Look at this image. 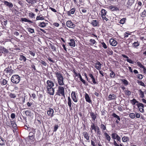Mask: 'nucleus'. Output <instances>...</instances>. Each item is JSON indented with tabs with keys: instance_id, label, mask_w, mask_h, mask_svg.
I'll list each match as a JSON object with an SVG mask.
<instances>
[{
	"instance_id": "54",
	"label": "nucleus",
	"mask_w": 146,
	"mask_h": 146,
	"mask_svg": "<svg viewBox=\"0 0 146 146\" xmlns=\"http://www.w3.org/2000/svg\"><path fill=\"white\" fill-rule=\"evenodd\" d=\"M1 85H5L7 84V81L5 79H3L2 82L1 81Z\"/></svg>"
},
{
	"instance_id": "43",
	"label": "nucleus",
	"mask_w": 146,
	"mask_h": 146,
	"mask_svg": "<svg viewBox=\"0 0 146 146\" xmlns=\"http://www.w3.org/2000/svg\"><path fill=\"white\" fill-rule=\"evenodd\" d=\"M110 71L111 72L110 74V77L111 78H115V73L111 70Z\"/></svg>"
},
{
	"instance_id": "47",
	"label": "nucleus",
	"mask_w": 146,
	"mask_h": 146,
	"mask_svg": "<svg viewBox=\"0 0 146 146\" xmlns=\"http://www.w3.org/2000/svg\"><path fill=\"white\" fill-rule=\"evenodd\" d=\"M126 20V18H123L121 19L119 21V23L122 24H124Z\"/></svg>"
},
{
	"instance_id": "26",
	"label": "nucleus",
	"mask_w": 146,
	"mask_h": 146,
	"mask_svg": "<svg viewBox=\"0 0 146 146\" xmlns=\"http://www.w3.org/2000/svg\"><path fill=\"white\" fill-rule=\"evenodd\" d=\"M112 115L113 117L116 118L117 119L116 120L115 122L117 123H119V121L120 120V118L119 116L117 115L115 113H113Z\"/></svg>"
},
{
	"instance_id": "41",
	"label": "nucleus",
	"mask_w": 146,
	"mask_h": 146,
	"mask_svg": "<svg viewBox=\"0 0 146 146\" xmlns=\"http://www.w3.org/2000/svg\"><path fill=\"white\" fill-rule=\"evenodd\" d=\"M140 15L143 18H145L146 17V10L145 9H144L141 13Z\"/></svg>"
},
{
	"instance_id": "20",
	"label": "nucleus",
	"mask_w": 146,
	"mask_h": 146,
	"mask_svg": "<svg viewBox=\"0 0 146 146\" xmlns=\"http://www.w3.org/2000/svg\"><path fill=\"white\" fill-rule=\"evenodd\" d=\"M85 98L86 102H88L90 104H91L92 103V101L89 95L86 93H85Z\"/></svg>"
},
{
	"instance_id": "15",
	"label": "nucleus",
	"mask_w": 146,
	"mask_h": 146,
	"mask_svg": "<svg viewBox=\"0 0 146 146\" xmlns=\"http://www.w3.org/2000/svg\"><path fill=\"white\" fill-rule=\"evenodd\" d=\"M30 132L29 133V135L30 136H35V134L36 133V129L32 127L29 130Z\"/></svg>"
},
{
	"instance_id": "33",
	"label": "nucleus",
	"mask_w": 146,
	"mask_h": 146,
	"mask_svg": "<svg viewBox=\"0 0 146 146\" xmlns=\"http://www.w3.org/2000/svg\"><path fill=\"white\" fill-rule=\"evenodd\" d=\"M21 21L22 22H27L30 23H33V22L30 20L27 19L26 18H21Z\"/></svg>"
},
{
	"instance_id": "32",
	"label": "nucleus",
	"mask_w": 146,
	"mask_h": 146,
	"mask_svg": "<svg viewBox=\"0 0 146 146\" xmlns=\"http://www.w3.org/2000/svg\"><path fill=\"white\" fill-rule=\"evenodd\" d=\"M10 122L13 128L14 129H16L17 128V126L15 122L14 121L11 120Z\"/></svg>"
},
{
	"instance_id": "59",
	"label": "nucleus",
	"mask_w": 146,
	"mask_h": 146,
	"mask_svg": "<svg viewBox=\"0 0 146 146\" xmlns=\"http://www.w3.org/2000/svg\"><path fill=\"white\" fill-rule=\"evenodd\" d=\"M138 108L140 107H142L143 108L144 107V106L143 104L141 103H139L136 104Z\"/></svg>"
},
{
	"instance_id": "31",
	"label": "nucleus",
	"mask_w": 146,
	"mask_h": 146,
	"mask_svg": "<svg viewBox=\"0 0 146 146\" xmlns=\"http://www.w3.org/2000/svg\"><path fill=\"white\" fill-rule=\"evenodd\" d=\"M19 60L20 61L25 62L27 60V58L24 55H20L19 56Z\"/></svg>"
},
{
	"instance_id": "53",
	"label": "nucleus",
	"mask_w": 146,
	"mask_h": 146,
	"mask_svg": "<svg viewBox=\"0 0 146 146\" xmlns=\"http://www.w3.org/2000/svg\"><path fill=\"white\" fill-rule=\"evenodd\" d=\"M139 44L138 42L137 41V42H134L133 44V46L135 48H137V47L139 46Z\"/></svg>"
},
{
	"instance_id": "48",
	"label": "nucleus",
	"mask_w": 146,
	"mask_h": 146,
	"mask_svg": "<svg viewBox=\"0 0 146 146\" xmlns=\"http://www.w3.org/2000/svg\"><path fill=\"white\" fill-rule=\"evenodd\" d=\"M38 26L40 27H44L46 26V24L45 22H41L38 25Z\"/></svg>"
},
{
	"instance_id": "24",
	"label": "nucleus",
	"mask_w": 146,
	"mask_h": 146,
	"mask_svg": "<svg viewBox=\"0 0 146 146\" xmlns=\"http://www.w3.org/2000/svg\"><path fill=\"white\" fill-rule=\"evenodd\" d=\"M3 3L5 5L8 7L10 9L12 8L13 6V4L12 3H9L7 1H4Z\"/></svg>"
},
{
	"instance_id": "29",
	"label": "nucleus",
	"mask_w": 146,
	"mask_h": 146,
	"mask_svg": "<svg viewBox=\"0 0 146 146\" xmlns=\"http://www.w3.org/2000/svg\"><path fill=\"white\" fill-rule=\"evenodd\" d=\"M116 98V95L114 94H110L108 97V100H111L114 99H115Z\"/></svg>"
},
{
	"instance_id": "23",
	"label": "nucleus",
	"mask_w": 146,
	"mask_h": 146,
	"mask_svg": "<svg viewBox=\"0 0 146 146\" xmlns=\"http://www.w3.org/2000/svg\"><path fill=\"white\" fill-rule=\"evenodd\" d=\"M121 56L123 58H127L126 60L127 61L129 62V63L131 64H134V61L131 60L130 59H129L128 57L127 56L124 54H122Z\"/></svg>"
},
{
	"instance_id": "62",
	"label": "nucleus",
	"mask_w": 146,
	"mask_h": 146,
	"mask_svg": "<svg viewBox=\"0 0 146 146\" xmlns=\"http://www.w3.org/2000/svg\"><path fill=\"white\" fill-rule=\"evenodd\" d=\"M137 78L138 79L140 80L142 79L143 77V75L141 74H138L137 76Z\"/></svg>"
},
{
	"instance_id": "3",
	"label": "nucleus",
	"mask_w": 146,
	"mask_h": 146,
	"mask_svg": "<svg viewBox=\"0 0 146 146\" xmlns=\"http://www.w3.org/2000/svg\"><path fill=\"white\" fill-rule=\"evenodd\" d=\"M21 78L20 76L18 74H14L11 78V82L14 84H18L20 82Z\"/></svg>"
},
{
	"instance_id": "18",
	"label": "nucleus",
	"mask_w": 146,
	"mask_h": 146,
	"mask_svg": "<svg viewBox=\"0 0 146 146\" xmlns=\"http://www.w3.org/2000/svg\"><path fill=\"white\" fill-rule=\"evenodd\" d=\"M47 86L46 87H53L54 86V84L53 82L51 80H48L46 82Z\"/></svg>"
},
{
	"instance_id": "16",
	"label": "nucleus",
	"mask_w": 146,
	"mask_h": 146,
	"mask_svg": "<svg viewBox=\"0 0 146 146\" xmlns=\"http://www.w3.org/2000/svg\"><path fill=\"white\" fill-rule=\"evenodd\" d=\"M72 101L70 96L68 97V104L70 110H72L73 105Z\"/></svg>"
},
{
	"instance_id": "1",
	"label": "nucleus",
	"mask_w": 146,
	"mask_h": 146,
	"mask_svg": "<svg viewBox=\"0 0 146 146\" xmlns=\"http://www.w3.org/2000/svg\"><path fill=\"white\" fill-rule=\"evenodd\" d=\"M54 74L57 78L58 86H62L64 85V78L62 74L58 70L56 72H54Z\"/></svg>"
},
{
	"instance_id": "58",
	"label": "nucleus",
	"mask_w": 146,
	"mask_h": 146,
	"mask_svg": "<svg viewBox=\"0 0 146 146\" xmlns=\"http://www.w3.org/2000/svg\"><path fill=\"white\" fill-rule=\"evenodd\" d=\"M96 133L98 136H100L101 135V132L99 127H97V130L96 131Z\"/></svg>"
},
{
	"instance_id": "8",
	"label": "nucleus",
	"mask_w": 146,
	"mask_h": 146,
	"mask_svg": "<svg viewBox=\"0 0 146 146\" xmlns=\"http://www.w3.org/2000/svg\"><path fill=\"white\" fill-rule=\"evenodd\" d=\"M66 25L68 27L72 29H74L76 26L75 24L73 23L71 20L67 21L66 23Z\"/></svg>"
},
{
	"instance_id": "25",
	"label": "nucleus",
	"mask_w": 146,
	"mask_h": 146,
	"mask_svg": "<svg viewBox=\"0 0 146 146\" xmlns=\"http://www.w3.org/2000/svg\"><path fill=\"white\" fill-rule=\"evenodd\" d=\"M109 9H110L111 11H119V8L116 7L115 6L111 5L109 7Z\"/></svg>"
},
{
	"instance_id": "10",
	"label": "nucleus",
	"mask_w": 146,
	"mask_h": 146,
	"mask_svg": "<svg viewBox=\"0 0 146 146\" xmlns=\"http://www.w3.org/2000/svg\"><path fill=\"white\" fill-rule=\"evenodd\" d=\"M135 0H127L126 3V6L127 8L131 7L135 3Z\"/></svg>"
},
{
	"instance_id": "38",
	"label": "nucleus",
	"mask_w": 146,
	"mask_h": 146,
	"mask_svg": "<svg viewBox=\"0 0 146 146\" xmlns=\"http://www.w3.org/2000/svg\"><path fill=\"white\" fill-rule=\"evenodd\" d=\"M50 46V48H51L52 50L53 51H56V47L53 44L49 43Z\"/></svg>"
},
{
	"instance_id": "7",
	"label": "nucleus",
	"mask_w": 146,
	"mask_h": 146,
	"mask_svg": "<svg viewBox=\"0 0 146 146\" xmlns=\"http://www.w3.org/2000/svg\"><path fill=\"white\" fill-rule=\"evenodd\" d=\"M101 16L103 20L107 21L108 19L106 17L107 11L104 9H103L101 10Z\"/></svg>"
},
{
	"instance_id": "61",
	"label": "nucleus",
	"mask_w": 146,
	"mask_h": 146,
	"mask_svg": "<svg viewBox=\"0 0 146 146\" xmlns=\"http://www.w3.org/2000/svg\"><path fill=\"white\" fill-rule=\"evenodd\" d=\"M40 62L43 66H46L47 64L44 61L42 60H41L40 61Z\"/></svg>"
},
{
	"instance_id": "35",
	"label": "nucleus",
	"mask_w": 146,
	"mask_h": 146,
	"mask_svg": "<svg viewBox=\"0 0 146 146\" xmlns=\"http://www.w3.org/2000/svg\"><path fill=\"white\" fill-rule=\"evenodd\" d=\"M104 135L105 136L106 139L108 141H110V140L111 138L108 134L106 132L104 133Z\"/></svg>"
},
{
	"instance_id": "63",
	"label": "nucleus",
	"mask_w": 146,
	"mask_h": 146,
	"mask_svg": "<svg viewBox=\"0 0 146 146\" xmlns=\"http://www.w3.org/2000/svg\"><path fill=\"white\" fill-rule=\"evenodd\" d=\"M137 64L141 68H143L144 67V66L140 62H137Z\"/></svg>"
},
{
	"instance_id": "5",
	"label": "nucleus",
	"mask_w": 146,
	"mask_h": 146,
	"mask_svg": "<svg viewBox=\"0 0 146 146\" xmlns=\"http://www.w3.org/2000/svg\"><path fill=\"white\" fill-rule=\"evenodd\" d=\"M71 97L73 101L75 102H77L78 98L77 94L75 91H72L71 93Z\"/></svg>"
},
{
	"instance_id": "39",
	"label": "nucleus",
	"mask_w": 146,
	"mask_h": 146,
	"mask_svg": "<svg viewBox=\"0 0 146 146\" xmlns=\"http://www.w3.org/2000/svg\"><path fill=\"white\" fill-rule=\"evenodd\" d=\"M36 20H42L44 19V17L42 15H40L38 16H37L36 18Z\"/></svg>"
},
{
	"instance_id": "57",
	"label": "nucleus",
	"mask_w": 146,
	"mask_h": 146,
	"mask_svg": "<svg viewBox=\"0 0 146 146\" xmlns=\"http://www.w3.org/2000/svg\"><path fill=\"white\" fill-rule=\"evenodd\" d=\"M25 113L26 115L30 116L31 114V112L29 110H26L25 111Z\"/></svg>"
},
{
	"instance_id": "12",
	"label": "nucleus",
	"mask_w": 146,
	"mask_h": 146,
	"mask_svg": "<svg viewBox=\"0 0 146 146\" xmlns=\"http://www.w3.org/2000/svg\"><path fill=\"white\" fill-rule=\"evenodd\" d=\"M110 44L112 46H115L117 44V42L113 38H111L109 40Z\"/></svg>"
},
{
	"instance_id": "27",
	"label": "nucleus",
	"mask_w": 146,
	"mask_h": 146,
	"mask_svg": "<svg viewBox=\"0 0 146 146\" xmlns=\"http://www.w3.org/2000/svg\"><path fill=\"white\" fill-rule=\"evenodd\" d=\"M100 127L103 132L106 131H107L106 129V125H104L103 123H101L100 125Z\"/></svg>"
},
{
	"instance_id": "22",
	"label": "nucleus",
	"mask_w": 146,
	"mask_h": 146,
	"mask_svg": "<svg viewBox=\"0 0 146 146\" xmlns=\"http://www.w3.org/2000/svg\"><path fill=\"white\" fill-rule=\"evenodd\" d=\"M138 93L141 98H144V94H145V90L143 92L141 89L139 90H138Z\"/></svg>"
},
{
	"instance_id": "6",
	"label": "nucleus",
	"mask_w": 146,
	"mask_h": 146,
	"mask_svg": "<svg viewBox=\"0 0 146 146\" xmlns=\"http://www.w3.org/2000/svg\"><path fill=\"white\" fill-rule=\"evenodd\" d=\"M46 91L47 93L50 95H53L54 93V88L53 87H46Z\"/></svg>"
},
{
	"instance_id": "42",
	"label": "nucleus",
	"mask_w": 146,
	"mask_h": 146,
	"mask_svg": "<svg viewBox=\"0 0 146 146\" xmlns=\"http://www.w3.org/2000/svg\"><path fill=\"white\" fill-rule=\"evenodd\" d=\"M125 93V94L126 95L129 96L131 94V92L128 90V89H127V90H124V92Z\"/></svg>"
},
{
	"instance_id": "21",
	"label": "nucleus",
	"mask_w": 146,
	"mask_h": 146,
	"mask_svg": "<svg viewBox=\"0 0 146 146\" xmlns=\"http://www.w3.org/2000/svg\"><path fill=\"white\" fill-rule=\"evenodd\" d=\"M97 127H99L98 126L96 125L94 123H92L90 128V130L92 131V130H94L96 132L97 130Z\"/></svg>"
},
{
	"instance_id": "46",
	"label": "nucleus",
	"mask_w": 146,
	"mask_h": 146,
	"mask_svg": "<svg viewBox=\"0 0 146 146\" xmlns=\"http://www.w3.org/2000/svg\"><path fill=\"white\" fill-rule=\"evenodd\" d=\"M90 44L91 45H93L96 43V41L94 39H90L89 41Z\"/></svg>"
},
{
	"instance_id": "64",
	"label": "nucleus",
	"mask_w": 146,
	"mask_h": 146,
	"mask_svg": "<svg viewBox=\"0 0 146 146\" xmlns=\"http://www.w3.org/2000/svg\"><path fill=\"white\" fill-rule=\"evenodd\" d=\"M58 125H55L54 127L53 131L54 132H56L57 131V130L58 129Z\"/></svg>"
},
{
	"instance_id": "50",
	"label": "nucleus",
	"mask_w": 146,
	"mask_h": 146,
	"mask_svg": "<svg viewBox=\"0 0 146 146\" xmlns=\"http://www.w3.org/2000/svg\"><path fill=\"white\" fill-rule=\"evenodd\" d=\"M139 102L135 99H133L131 100V103L133 105H135L136 103H138Z\"/></svg>"
},
{
	"instance_id": "55",
	"label": "nucleus",
	"mask_w": 146,
	"mask_h": 146,
	"mask_svg": "<svg viewBox=\"0 0 146 146\" xmlns=\"http://www.w3.org/2000/svg\"><path fill=\"white\" fill-rule=\"evenodd\" d=\"M5 145V141L1 137H0V145Z\"/></svg>"
},
{
	"instance_id": "36",
	"label": "nucleus",
	"mask_w": 146,
	"mask_h": 146,
	"mask_svg": "<svg viewBox=\"0 0 146 146\" xmlns=\"http://www.w3.org/2000/svg\"><path fill=\"white\" fill-rule=\"evenodd\" d=\"M120 80L125 86H127L128 85L129 82L126 80L125 79H121Z\"/></svg>"
},
{
	"instance_id": "30",
	"label": "nucleus",
	"mask_w": 146,
	"mask_h": 146,
	"mask_svg": "<svg viewBox=\"0 0 146 146\" xmlns=\"http://www.w3.org/2000/svg\"><path fill=\"white\" fill-rule=\"evenodd\" d=\"M70 42L68 43L70 46L75 47V43L74 40L73 39H70Z\"/></svg>"
},
{
	"instance_id": "4",
	"label": "nucleus",
	"mask_w": 146,
	"mask_h": 146,
	"mask_svg": "<svg viewBox=\"0 0 146 146\" xmlns=\"http://www.w3.org/2000/svg\"><path fill=\"white\" fill-rule=\"evenodd\" d=\"M14 70L11 68H10L9 67L6 68L4 70L3 74L6 76L8 77L11 75L13 73Z\"/></svg>"
},
{
	"instance_id": "19",
	"label": "nucleus",
	"mask_w": 146,
	"mask_h": 146,
	"mask_svg": "<svg viewBox=\"0 0 146 146\" xmlns=\"http://www.w3.org/2000/svg\"><path fill=\"white\" fill-rule=\"evenodd\" d=\"M82 134L83 135L84 138L86 139L88 142H89L90 136L87 132L86 131H84L83 132Z\"/></svg>"
},
{
	"instance_id": "52",
	"label": "nucleus",
	"mask_w": 146,
	"mask_h": 146,
	"mask_svg": "<svg viewBox=\"0 0 146 146\" xmlns=\"http://www.w3.org/2000/svg\"><path fill=\"white\" fill-rule=\"evenodd\" d=\"M35 15V14L32 12H31L29 13V16L30 18H33L34 17Z\"/></svg>"
},
{
	"instance_id": "49",
	"label": "nucleus",
	"mask_w": 146,
	"mask_h": 146,
	"mask_svg": "<svg viewBox=\"0 0 146 146\" xmlns=\"http://www.w3.org/2000/svg\"><path fill=\"white\" fill-rule=\"evenodd\" d=\"M106 52L108 54L111 55L113 54V52L111 49L109 48L106 50Z\"/></svg>"
},
{
	"instance_id": "14",
	"label": "nucleus",
	"mask_w": 146,
	"mask_h": 146,
	"mask_svg": "<svg viewBox=\"0 0 146 146\" xmlns=\"http://www.w3.org/2000/svg\"><path fill=\"white\" fill-rule=\"evenodd\" d=\"M91 24L93 27H99L100 25L99 21L98 20H92L91 21Z\"/></svg>"
},
{
	"instance_id": "37",
	"label": "nucleus",
	"mask_w": 146,
	"mask_h": 146,
	"mask_svg": "<svg viewBox=\"0 0 146 146\" xmlns=\"http://www.w3.org/2000/svg\"><path fill=\"white\" fill-rule=\"evenodd\" d=\"M122 140L123 142H126L129 141V138L127 136H124L122 138Z\"/></svg>"
},
{
	"instance_id": "51",
	"label": "nucleus",
	"mask_w": 146,
	"mask_h": 146,
	"mask_svg": "<svg viewBox=\"0 0 146 146\" xmlns=\"http://www.w3.org/2000/svg\"><path fill=\"white\" fill-rule=\"evenodd\" d=\"M101 44L102 45V47L105 49H106L107 48V46L106 43L103 41L101 42Z\"/></svg>"
},
{
	"instance_id": "11",
	"label": "nucleus",
	"mask_w": 146,
	"mask_h": 146,
	"mask_svg": "<svg viewBox=\"0 0 146 146\" xmlns=\"http://www.w3.org/2000/svg\"><path fill=\"white\" fill-rule=\"evenodd\" d=\"M54 111L51 108H49L47 111V113L48 116L52 117L54 114Z\"/></svg>"
},
{
	"instance_id": "45",
	"label": "nucleus",
	"mask_w": 146,
	"mask_h": 146,
	"mask_svg": "<svg viewBox=\"0 0 146 146\" xmlns=\"http://www.w3.org/2000/svg\"><path fill=\"white\" fill-rule=\"evenodd\" d=\"M35 136H28V139H29L30 141L31 142H33L35 140Z\"/></svg>"
},
{
	"instance_id": "44",
	"label": "nucleus",
	"mask_w": 146,
	"mask_h": 146,
	"mask_svg": "<svg viewBox=\"0 0 146 146\" xmlns=\"http://www.w3.org/2000/svg\"><path fill=\"white\" fill-rule=\"evenodd\" d=\"M31 68L32 69V70L34 72H37V71L36 69L35 66L34 65V64L33 63L32 64L31 66Z\"/></svg>"
},
{
	"instance_id": "13",
	"label": "nucleus",
	"mask_w": 146,
	"mask_h": 146,
	"mask_svg": "<svg viewBox=\"0 0 146 146\" xmlns=\"http://www.w3.org/2000/svg\"><path fill=\"white\" fill-rule=\"evenodd\" d=\"M91 118L92 119V120L93 121H94L96 119L98 114L96 113H95L94 112L92 111L90 112H89Z\"/></svg>"
},
{
	"instance_id": "28",
	"label": "nucleus",
	"mask_w": 146,
	"mask_h": 146,
	"mask_svg": "<svg viewBox=\"0 0 146 146\" xmlns=\"http://www.w3.org/2000/svg\"><path fill=\"white\" fill-rule=\"evenodd\" d=\"M76 9L75 7H74L72 9H71L70 11L67 12V14L68 15L70 16V14H74Z\"/></svg>"
},
{
	"instance_id": "60",
	"label": "nucleus",
	"mask_w": 146,
	"mask_h": 146,
	"mask_svg": "<svg viewBox=\"0 0 146 146\" xmlns=\"http://www.w3.org/2000/svg\"><path fill=\"white\" fill-rule=\"evenodd\" d=\"M117 135H118L116 133H112L111 135V137L113 139H115Z\"/></svg>"
},
{
	"instance_id": "17",
	"label": "nucleus",
	"mask_w": 146,
	"mask_h": 146,
	"mask_svg": "<svg viewBox=\"0 0 146 146\" xmlns=\"http://www.w3.org/2000/svg\"><path fill=\"white\" fill-rule=\"evenodd\" d=\"M0 52L4 54L8 53L9 52L8 50L2 46H0Z\"/></svg>"
},
{
	"instance_id": "40",
	"label": "nucleus",
	"mask_w": 146,
	"mask_h": 146,
	"mask_svg": "<svg viewBox=\"0 0 146 146\" xmlns=\"http://www.w3.org/2000/svg\"><path fill=\"white\" fill-rule=\"evenodd\" d=\"M27 30L30 33H35L34 29H33L29 27L27 28Z\"/></svg>"
},
{
	"instance_id": "2",
	"label": "nucleus",
	"mask_w": 146,
	"mask_h": 146,
	"mask_svg": "<svg viewBox=\"0 0 146 146\" xmlns=\"http://www.w3.org/2000/svg\"><path fill=\"white\" fill-rule=\"evenodd\" d=\"M56 95L65 98V87L62 86H58L56 93Z\"/></svg>"
},
{
	"instance_id": "9",
	"label": "nucleus",
	"mask_w": 146,
	"mask_h": 146,
	"mask_svg": "<svg viewBox=\"0 0 146 146\" xmlns=\"http://www.w3.org/2000/svg\"><path fill=\"white\" fill-rule=\"evenodd\" d=\"M88 75L92 79L91 82H92V83H91L94 84H96L97 83V79H95L92 73H89L88 74Z\"/></svg>"
},
{
	"instance_id": "56",
	"label": "nucleus",
	"mask_w": 146,
	"mask_h": 146,
	"mask_svg": "<svg viewBox=\"0 0 146 146\" xmlns=\"http://www.w3.org/2000/svg\"><path fill=\"white\" fill-rule=\"evenodd\" d=\"M129 117L132 119H134L135 117V114L131 113L129 114Z\"/></svg>"
},
{
	"instance_id": "34",
	"label": "nucleus",
	"mask_w": 146,
	"mask_h": 146,
	"mask_svg": "<svg viewBox=\"0 0 146 146\" xmlns=\"http://www.w3.org/2000/svg\"><path fill=\"white\" fill-rule=\"evenodd\" d=\"M26 1L29 4L30 3L31 5H34L35 3H36L37 0H26Z\"/></svg>"
}]
</instances>
